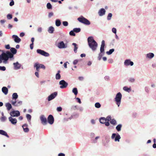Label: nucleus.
Returning a JSON list of instances; mask_svg holds the SVG:
<instances>
[{"label": "nucleus", "mask_w": 156, "mask_h": 156, "mask_svg": "<svg viewBox=\"0 0 156 156\" xmlns=\"http://www.w3.org/2000/svg\"><path fill=\"white\" fill-rule=\"evenodd\" d=\"M12 58L13 59V55L10 51H7L6 52H3L0 55V64L2 63L4 64H8L9 58Z\"/></svg>", "instance_id": "f257e3e1"}, {"label": "nucleus", "mask_w": 156, "mask_h": 156, "mask_svg": "<svg viewBox=\"0 0 156 156\" xmlns=\"http://www.w3.org/2000/svg\"><path fill=\"white\" fill-rule=\"evenodd\" d=\"M88 45L89 48L93 51H95L97 50L98 44L94 39L92 37H89L87 38Z\"/></svg>", "instance_id": "f03ea898"}, {"label": "nucleus", "mask_w": 156, "mask_h": 156, "mask_svg": "<svg viewBox=\"0 0 156 156\" xmlns=\"http://www.w3.org/2000/svg\"><path fill=\"white\" fill-rule=\"evenodd\" d=\"M105 46V41L102 40L101 41V45L100 48V53L99 54L98 57V60H100L101 59L102 56L104 55L105 53L104 47Z\"/></svg>", "instance_id": "7ed1b4c3"}, {"label": "nucleus", "mask_w": 156, "mask_h": 156, "mask_svg": "<svg viewBox=\"0 0 156 156\" xmlns=\"http://www.w3.org/2000/svg\"><path fill=\"white\" fill-rule=\"evenodd\" d=\"M122 97V96L121 93L119 92L116 94L115 97L114 98L115 103L118 107L121 104Z\"/></svg>", "instance_id": "20e7f679"}, {"label": "nucleus", "mask_w": 156, "mask_h": 156, "mask_svg": "<svg viewBox=\"0 0 156 156\" xmlns=\"http://www.w3.org/2000/svg\"><path fill=\"white\" fill-rule=\"evenodd\" d=\"M80 22L87 25L90 24V22L87 19L81 16L77 19Z\"/></svg>", "instance_id": "39448f33"}, {"label": "nucleus", "mask_w": 156, "mask_h": 156, "mask_svg": "<svg viewBox=\"0 0 156 156\" xmlns=\"http://www.w3.org/2000/svg\"><path fill=\"white\" fill-rule=\"evenodd\" d=\"M111 139L114 140L115 142H119L121 136L118 133H113L112 134Z\"/></svg>", "instance_id": "423d86ee"}, {"label": "nucleus", "mask_w": 156, "mask_h": 156, "mask_svg": "<svg viewBox=\"0 0 156 156\" xmlns=\"http://www.w3.org/2000/svg\"><path fill=\"white\" fill-rule=\"evenodd\" d=\"M34 67L36 68L37 71H39V69L40 68L44 69H45V67L44 65L39 64L38 62H36L34 64Z\"/></svg>", "instance_id": "0eeeda50"}, {"label": "nucleus", "mask_w": 156, "mask_h": 156, "mask_svg": "<svg viewBox=\"0 0 156 156\" xmlns=\"http://www.w3.org/2000/svg\"><path fill=\"white\" fill-rule=\"evenodd\" d=\"M59 84L60 85V87L61 89L66 88L68 85V83L64 80H62L59 82Z\"/></svg>", "instance_id": "6e6552de"}, {"label": "nucleus", "mask_w": 156, "mask_h": 156, "mask_svg": "<svg viewBox=\"0 0 156 156\" xmlns=\"http://www.w3.org/2000/svg\"><path fill=\"white\" fill-rule=\"evenodd\" d=\"M10 116L14 117H18L20 115V113L18 111H13L10 112L9 113Z\"/></svg>", "instance_id": "1a4fd4ad"}, {"label": "nucleus", "mask_w": 156, "mask_h": 156, "mask_svg": "<svg viewBox=\"0 0 156 156\" xmlns=\"http://www.w3.org/2000/svg\"><path fill=\"white\" fill-rule=\"evenodd\" d=\"M40 119L43 125H45L47 124V119L44 115H41L40 117Z\"/></svg>", "instance_id": "9d476101"}, {"label": "nucleus", "mask_w": 156, "mask_h": 156, "mask_svg": "<svg viewBox=\"0 0 156 156\" xmlns=\"http://www.w3.org/2000/svg\"><path fill=\"white\" fill-rule=\"evenodd\" d=\"M134 64L133 62L131 61L130 59H127L124 62V65L126 66H133Z\"/></svg>", "instance_id": "9b49d317"}, {"label": "nucleus", "mask_w": 156, "mask_h": 156, "mask_svg": "<svg viewBox=\"0 0 156 156\" xmlns=\"http://www.w3.org/2000/svg\"><path fill=\"white\" fill-rule=\"evenodd\" d=\"M11 103L13 105L15 106L18 107L22 105V101H19L17 103L16 101H11Z\"/></svg>", "instance_id": "f8f14e48"}, {"label": "nucleus", "mask_w": 156, "mask_h": 156, "mask_svg": "<svg viewBox=\"0 0 156 156\" xmlns=\"http://www.w3.org/2000/svg\"><path fill=\"white\" fill-rule=\"evenodd\" d=\"M57 95V93L56 92H54L51 94L48 97V101H50L54 99Z\"/></svg>", "instance_id": "ddd939ff"}, {"label": "nucleus", "mask_w": 156, "mask_h": 156, "mask_svg": "<svg viewBox=\"0 0 156 156\" xmlns=\"http://www.w3.org/2000/svg\"><path fill=\"white\" fill-rule=\"evenodd\" d=\"M48 122L51 125L54 122V118L51 115H49L48 117Z\"/></svg>", "instance_id": "4468645a"}, {"label": "nucleus", "mask_w": 156, "mask_h": 156, "mask_svg": "<svg viewBox=\"0 0 156 156\" xmlns=\"http://www.w3.org/2000/svg\"><path fill=\"white\" fill-rule=\"evenodd\" d=\"M9 121L13 125H16L17 122V120L16 118H13L12 117L10 116L8 118Z\"/></svg>", "instance_id": "2eb2a0df"}, {"label": "nucleus", "mask_w": 156, "mask_h": 156, "mask_svg": "<svg viewBox=\"0 0 156 156\" xmlns=\"http://www.w3.org/2000/svg\"><path fill=\"white\" fill-rule=\"evenodd\" d=\"M58 47L59 48H65L67 47V44H65L63 41H61L58 43Z\"/></svg>", "instance_id": "dca6fc26"}, {"label": "nucleus", "mask_w": 156, "mask_h": 156, "mask_svg": "<svg viewBox=\"0 0 156 156\" xmlns=\"http://www.w3.org/2000/svg\"><path fill=\"white\" fill-rule=\"evenodd\" d=\"M13 65L14 69L16 70L20 69L21 66V64L18 62L13 63Z\"/></svg>", "instance_id": "f3484780"}, {"label": "nucleus", "mask_w": 156, "mask_h": 156, "mask_svg": "<svg viewBox=\"0 0 156 156\" xmlns=\"http://www.w3.org/2000/svg\"><path fill=\"white\" fill-rule=\"evenodd\" d=\"M12 37L16 43H19L21 41V39L17 35H13L12 36Z\"/></svg>", "instance_id": "a211bd4d"}, {"label": "nucleus", "mask_w": 156, "mask_h": 156, "mask_svg": "<svg viewBox=\"0 0 156 156\" xmlns=\"http://www.w3.org/2000/svg\"><path fill=\"white\" fill-rule=\"evenodd\" d=\"M154 56L153 53L150 52L146 55V58L147 59H151L154 57Z\"/></svg>", "instance_id": "6ab92c4d"}, {"label": "nucleus", "mask_w": 156, "mask_h": 156, "mask_svg": "<svg viewBox=\"0 0 156 156\" xmlns=\"http://www.w3.org/2000/svg\"><path fill=\"white\" fill-rule=\"evenodd\" d=\"M106 11L103 8L101 9L98 11V14L99 16H102L104 15Z\"/></svg>", "instance_id": "aec40b11"}, {"label": "nucleus", "mask_w": 156, "mask_h": 156, "mask_svg": "<svg viewBox=\"0 0 156 156\" xmlns=\"http://www.w3.org/2000/svg\"><path fill=\"white\" fill-rule=\"evenodd\" d=\"M22 127L25 132L27 133L29 131V129L28 128V125L25 124L22 126Z\"/></svg>", "instance_id": "412c9836"}, {"label": "nucleus", "mask_w": 156, "mask_h": 156, "mask_svg": "<svg viewBox=\"0 0 156 156\" xmlns=\"http://www.w3.org/2000/svg\"><path fill=\"white\" fill-rule=\"evenodd\" d=\"M5 106L8 111H10L12 108L11 104L9 103H6L5 104Z\"/></svg>", "instance_id": "4be33fe9"}, {"label": "nucleus", "mask_w": 156, "mask_h": 156, "mask_svg": "<svg viewBox=\"0 0 156 156\" xmlns=\"http://www.w3.org/2000/svg\"><path fill=\"white\" fill-rule=\"evenodd\" d=\"M8 91V89L6 87H4L2 88V91L5 95L7 94Z\"/></svg>", "instance_id": "5701e85b"}, {"label": "nucleus", "mask_w": 156, "mask_h": 156, "mask_svg": "<svg viewBox=\"0 0 156 156\" xmlns=\"http://www.w3.org/2000/svg\"><path fill=\"white\" fill-rule=\"evenodd\" d=\"M0 134L5 136L8 138L9 137V136L7 133L3 130H0Z\"/></svg>", "instance_id": "b1692460"}, {"label": "nucleus", "mask_w": 156, "mask_h": 156, "mask_svg": "<svg viewBox=\"0 0 156 156\" xmlns=\"http://www.w3.org/2000/svg\"><path fill=\"white\" fill-rule=\"evenodd\" d=\"M10 52L14 56V55H15L16 54L17 52V50L14 48H10Z\"/></svg>", "instance_id": "393cba45"}, {"label": "nucleus", "mask_w": 156, "mask_h": 156, "mask_svg": "<svg viewBox=\"0 0 156 156\" xmlns=\"http://www.w3.org/2000/svg\"><path fill=\"white\" fill-rule=\"evenodd\" d=\"M72 45H73L74 47V51L75 53H76L77 52V50L78 48V45L76 43H73L72 44Z\"/></svg>", "instance_id": "a878e982"}, {"label": "nucleus", "mask_w": 156, "mask_h": 156, "mask_svg": "<svg viewBox=\"0 0 156 156\" xmlns=\"http://www.w3.org/2000/svg\"><path fill=\"white\" fill-rule=\"evenodd\" d=\"M54 30V27L52 26L49 27L48 30V32L51 34H52L53 33Z\"/></svg>", "instance_id": "bb28decb"}, {"label": "nucleus", "mask_w": 156, "mask_h": 156, "mask_svg": "<svg viewBox=\"0 0 156 156\" xmlns=\"http://www.w3.org/2000/svg\"><path fill=\"white\" fill-rule=\"evenodd\" d=\"M18 95L17 93H13L12 95V99L13 100H14L15 101H16V99L18 98Z\"/></svg>", "instance_id": "cd10ccee"}, {"label": "nucleus", "mask_w": 156, "mask_h": 156, "mask_svg": "<svg viewBox=\"0 0 156 156\" xmlns=\"http://www.w3.org/2000/svg\"><path fill=\"white\" fill-rule=\"evenodd\" d=\"M61 22L60 20L58 19H56L55 20V25L57 27L59 26L61 24Z\"/></svg>", "instance_id": "c85d7f7f"}, {"label": "nucleus", "mask_w": 156, "mask_h": 156, "mask_svg": "<svg viewBox=\"0 0 156 156\" xmlns=\"http://www.w3.org/2000/svg\"><path fill=\"white\" fill-rule=\"evenodd\" d=\"M123 89L124 90L129 93L130 92L131 90V88L130 87L128 88L126 86L124 87H123Z\"/></svg>", "instance_id": "c756f323"}, {"label": "nucleus", "mask_w": 156, "mask_h": 156, "mask_svg": "<svg viewBox=\"0 0 156 156\" xmlns=\"http://www.w3.org/2000/svg\"><path fill=\"white\" fill-rule=\"evenodd\" d=\"M99 121L101 124H104L106 122V120L105 117H101L99 119Z\"/></svg>", "instance_id": "7c9ffc66"}, {"label": "nucleus", "mask_w": 156, "mask_h": 156, "mask_svg": "<svg viewBox=\"0 0 156 156\" xmlns=\"http://www.w3.org/2000/svg\"><path fill=\"white\" fill-rule=\"evenodd\" d=\"M122 126V125L121 124H119L116 126V129L118 132L120 131L121 130Z\"/></svg>", "instance_id": "2f4dec72"}, {"label": "nucleus", "mask_w": 156, "mask_h": 156, "mask_svg": "<svg viewBox=\"0 0 156 156\" xmlns=\"http://www.w3.org/2000/svg\"><path fill=\"white\" fill-rule=\"evenodd\" d=\"M110 122L114 126H115L117 124L116 121L114 119H112L110 121Z\"/></svg>", "instance_id": "473e14b6"}, {"label": "nucleus", "mask_w": 156, "mask_h": 156, "mask_svg": "<svg viewBox=\"0 0 156 156\" xmlns=\"http://www.w3.org/2000/svg\"><path fill=\"white\" fill-rule=\"evenodd\" d=\"M115 51L114 49H110L108 51H107L106 52V54L108 55H111Z\"/></svg>", "instance_id": "72a5a7b5"}, {"label": "nucleus", "mask_w": 156, "mask_h": 156, "mask_svg": "<svg viewBox=\"0 0 156 156\" xmlns=\"http://www.w3.org/2000/svg\"><path fill=\"white\" fill-rule=\"evenodd\" d=\"M72 92L75 95H76L78 94V90L76 88H74L72 90Z\"/></svg>", "instance_id": "f704fd0d"}, {"label": "nucleus", "mask_w": 156, "mask_h": 156, "mask_svg": "<svg viewBox=\"0 0 156 156\" xmlns=\"http://www.w3.org/2000/svg\"><path fill=\"white\" fill-rule=\"evenodd\" d=\"M26 117L28 121L29 122H30L31 118V115L30 114H27L26 115Z\"/></svg>", "instance_id": "c9c22d12"}, {"label": "nucleus", "mask_w": 156, "mask_h": 156, "mask_svg": "<svg viewBox=\"0 0 156 156\" xmlns=\"http://www.w3.org/2000/svg\"><path fill=\"white\" fill-rule=\"evenodd\" d=\"M6 117L5 116H2L0 119V120L2 122H4L6 120Z\"/></svg>", "instance_id": "e433bc0d"}, {"label": "nucleus", "mask_w": 156, "mask_h": 156, "mask_svg": "<svg viewBox=\"0 0 156 156\" xmlns=\"http://www.w3.org/2000/svg\"><path fill=\"white\" fill-rule=\"evenodd\" d=\"M44 51V50H42L41 49H38L37 50V52L38 53L42 55H43V52Z\"/></svg>", "instance_id": "4c0bfd02"}, {"label": "nucleus", "mask_w": 156, "mask_h": 156, "mask_svg": "<svg viewBox=\"0 0 156 156\" xmlns=\"http://www.w3.org/2000/svg\"><path fill=\"white\" fill-rule=\"evenodd\" d=\"M44 51V50H42L41 49H38L37 50V52L38 53L42 55H43V52Z\"/></svg>", "instance_id": "58836bf2"}, {"label": "nucleus", "mask_w": 156, "mask_h": 156, "mask_svg": "<svg viewBox=\"0 0 156 156\" xmlns=\"http://www.w3.org/2000/svg\"><path fill=\"white\" fill-rule=\"evenodd\" d=\"M73 30L75 32L79 33L81 29L79 28H74L73 29Z\"/></svg>", "instance_id": "ea45409f"}, {"label": "nucleus", "mask_w": 156, "mask_h": 156, "mask_svg": "<svg viewBox=\"0 0 156 156\" xmlns=\"http://www.w3.org/2000/svg\"><path fill=\"white\" fill-rule=\"evenodd\" d=\"M61 77V76L60 73H57L55 75V78L56 80H58L60 79Z\"/></svg>", "instance_id": "a19ab883"}, {"label": "nucleus", "mask_w": 156, "mask_h": 156, "mask_svg": "<svg viewBox=\"0 0 156 156\" xmlns=\"http://www.w3.org/2000/svg\"><path fill=\"white\" fill-rule=\"evenodd\" d=\"M128 81L131 83H133L135 81V79L133 77L129 78L128 79Z\"/></svg>", "instance_id": "79ce46f5"}, {"label": "nucleus", "mask_w": 156, "mask_h": 156, "mask_svg": "<svg viewBox=\"0 0 156 156\" xmlns=\"http://www.w3.org/2000/svg\"><path fill=\"white\" fill-rule=\"evenodd\" d=\"M95 106L96 108H99L101 107V105L99 102H97L95 104Z\"/></svg>", "instance_id": "37998d69"}, {"label": "nucleus", "mask_w": 156, "mask_h": 156, "mask_svg": "<svg viewBox=\"0 0 156 156\" xmlns=\"http://www.w3.org/2000/svg\"><path fill=\"white\" fill-rule=\"evenodd\" d=\"M112 16V14L111 13H109L107 17V20H111Z\"/></svg>", "instance_id": "c03bdc74"}, {"label": "nucleus", "mask_w": 156, "mask_h": 156, "mask_svg": "<svg viewBox=\"0 0 156 156\" xmlns=\"http://www.w3.org/2000/svg\"><path fill=\"white\" fill-rule=\"evenodd\" d=\"M42 55L44 56L45 57H48L50 55L48 53L45 52L44 51Z\"/></svg>", "instance_id": "a18cd8bd"}, {"label": "nucleus", "mask_w": 156, "mask_h": 156, "mask_svg": "<svg viewBox=\"0 0 156 156\" xmlns=\"http://www.w3.org/2000/svg\"><path fill=\"white\" fill-rule=\"evenodd\" d=\"M47 8L48 9H52V6L51 4L50 3H48L47 4Z\"/></svg>", "instance_id": "49530a36"}, {"label": "nucleus", "mask_w": 156, "mask_h": 156, "mask_svg": "<svg viewBox=\"0 0 156 156\" xmlns=\"http://www.w3.org/2000/svg\"><path fill=\"white\" fill-rule=\"evenodd\" d=\"M71 109L73 110L78 109V107L77 105H73L71 107Z\"/></svg>", "instance_id": "de8ad7c7"}, {"label": "nucleus", "mask_w": 156, "mask_h": 156, "mask_svg": "<svg viewBox=\"0 0 156 156\" xmlns=\"http://www.w3.org/2000/svg\"><path fill=\"white\" fill-rule=\"evenodd\" d=\"M7 18L8 20H11L12 18V15L10 14H8L7 15Z\"/></svg>", "instance_id": "09e8293b"}, {"label": "nucleus", "mask_w": 156, "mask_h": 156, "mask_svg": "<svg viewBox=\"0 0 156 156\" xmlns=\"http://www.w3.org/2000/svg\"><path fill=\"white\" fill-rule=\"evenodd\" d=\"M74 32L73 31V30H71L70 31L69 33V34L70 35L73 36H75V34L74 33Z\"/></svg>", "instance_id": "8fccbe9b"}, {"label": "nucleus", "mask_w": 156, "mask_h": 156, "mask_svg": "<svg viewBox=\"0 0 156 156\" xmlns=\"http://www.w3.org/2000/svg\"><path fill=\"white\" fill-rule=\"evenodd\" d=\"M106 121H111V117L110 116H108L106 118H105Z\"/></svg>", "instance_id": "3c124183"}, {"label": "nucleus", "mask_w": 156, "mask_h": 156, "mask_svg": "<svg viewBox=\"0 0 156 156\" xmlns=\"http://www.w3.org/2000/svg\"><path fill=\"white\" fill-rule=\"evenodd\" d=\"M99 138V136H97L93 140V143H96L97 142V140Z\"/></svg>", "instance_id": "603ef678"}, {"label": "nucleus", "mask_w": 156, "mask_h": 156, "mask_svg": "<svg viewBox=\"0 0 156 156\" xmlns=\"http://www.w3.org/2000/svg\"><path fill=\"white\" fill-rule=\"evenodd\" d=\"M112 31L113 33H114L115 34H116L117 30L114 27L112 29Z\"/></svg>", "instance_id": "864d4df0"}, {"label": "nucleus", "mask_w": 156, "mask_h": 156, "mask_svg": "<svg viewBox=\"0 0 156 156\" xmlns=\"http://www.w3.org/2000/svg\"><path fill=\"white\" fill-rule=\"evenodd\" d=\"M62 23L63 25L65 26H67L68 25V23L67 21H63L62 22Z\"/></svg>", "instance_id": "5fc2aeb1"}, {"label": "nucleus", "mask_w": 156, "mask_h": 156, "mask_svg": "<svg viewBox=\"0 0 156 156\" xmlns=\"http://www.w3.org/2000/svg\"><path fill=\"white\" fill-rule=\"evenodd\" d=\"M6 70V68L5 66H0V70L4 71Z\"/></svg>", "instance_id": "6e6d98bb"}, {"label": "nucleus", "mask_w": 156, "mask_h": 156, "mask_svg": "<svg viewBox=\"0 0 156 156\" xmlns=\"http://www.w3.org/2000/svg\"><path fill=\"white\" fill-rule=\"evenodd\" d=\"M56 109L57 111L60 112L62 111V109L61 107H57Z\"/></svg>", "instance_id": "4d7b16f0"}, {"label": "nucleus", "mask_w": 156, "mask_h": 156, "mask_svg": "<svg viewBox=\"0 0 156 156\" xmlns=\"http://www.w3.org/2000/svg\"><path fill=\"white\" fill-rule=\"evenodd\" d=\"M78 61L79 60H78L76 59L73 61V65H75L77 63Z\"/></svg>", "instance_id": "13d9d810"}, {"label": "nucleus", "mask_w": 156, "mask_h": 156, "mask_svg": "<svg viewBox=\"0 0 156 156\" xmlns=\"http://www.w3.org/2000/svg\"><path fill=\"white\" fill-rule=\"evenodd\" d=\"M53 15V13L52 12H49L48 14V17L49 18H51Z\"/></svg>", "instance_id": "bf43d9fd"}, {"label": "nucleus", "mask_w": 156, "mask_h": 156, "mask_svg": "<svg viewBox=\"0 0 156 156\" xmlns=\"http://www.w3.org/2000/svg\"><path fill=\"white\" fill-rule=\"evenodd\" d=\"M108 62L109 63H112L113 62V59L112 58L108 59Z\"/></svg>", "instance_id": "052dcab7"}, {"label": "nucleus", "mask_w": 156, "mask_h": 156, "mask_svg": "<svg viewBox=\"0 0 156 156\" xmlns=\"http://www.w3.org/2000/svg\"><path fill=\"white\" fill-rule=\"evenodd\" d=\"M77 100V102L80 104H81V101L80 99V98H75Z\"/></svg>", "instance_id": "680f3d73"}, {"label": "nucleus", "mask_w": 156, "mask_h": 156, "mask_svg": "<svg viewBox=\"0 0 156 156\" xmlns=\"http://www.w3.org/2000/svg\"><path fill=\"white\" fill-rule=\"evenodd\" d=\"M42 28L41 27H39L37 28V31L41 33L42 32Z\"/></svg>", "instance_id": "e2e57ef3"}, {"label": "nucleus", "mask_w": 156, "mask_h": 156, "mask_svg": "<svg viewBox=\"0 0 156 156\" xmlns=\"http://www.w3.org/2000/svg\"><path fill=\"white\" fill-rule=\"evenodd\" d=\"M5 48L6 49H9L10 48V45L9 44H7L5 45Z\"/></svg>", "instance_id": "0e129e2a"}, {"label": "nucleus", "mask_w": 156, "mask_h": 156, "mask_svg": "<svg viewBox=\"0 0 156 156\" xmlns=\"http://www.w3.org/2000/svg\"><path fill=\"white\" fill-rule=\"evenodd\" d=\"M152 66L153 68L156 69V62L153 63L152 65Z\"/></svg>", "instance_id": "69168bd1"}, {"label": "nucleus", "mask_w": 156, "mask_h": 156, "mask_svg": "<svg viewBox=\"0 0 156 156\" xmlns=\"http://www.w3.org/2000/svg\"><path fill=\"white\" fill-rule=\"evenodd\" d=\"M14 1L13 0H12L10 2L9 5L10 6H12L14 5Z\"/></svg>", "instance_id": "338daca9"}, {"label": "nucleus", "mask_w": 156, "mask_h": 156, "mask_svg": "<svg viewBox=\"0 0 156 156\" xmlns=\"http://www.w3.org/2000/svg\"><path fill=\"white\" fill-rule=\"evenodd\" d=\"M78 109L80 111H82L83 110V108L82 107H79L78 108Z\"/></svg>", "instance_id": "774afa93"}]
</instances>
